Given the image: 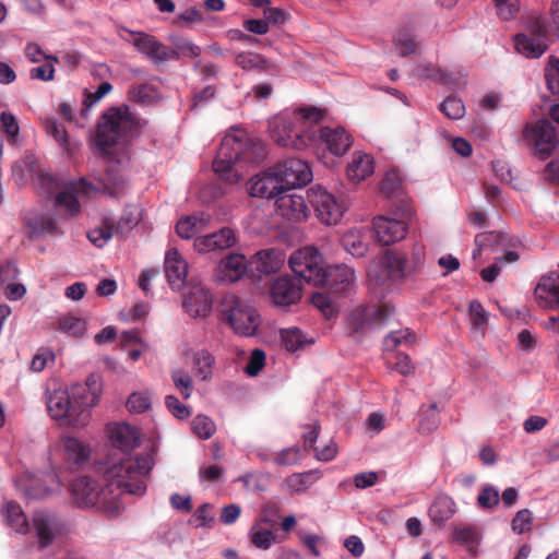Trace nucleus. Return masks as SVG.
Wrapping results in <instances>:
<instances>
[{
  "mask_svg": "<svg viewBox=\"0 0 559 559\" xmlns=\"http://www.w3.org/2000/svg\"><path fill=\"white\" fill-rule=\"evenodd\" d=\"M236 242L235 231L229 227H223L218 231L195 238L193 246L198 252L206 253L231 248Z\"/></svg>",
  "mask_w": 559,
  "mask_h": 559,
  "instance_id": "obj_18",
  "label": "nucleus"
},
{
  "mask_svg": "<svg viewBox=\"0 0 559 559\" xmlns=\"http://www.w3.org/2000/svg\"><path fill=\"white\" fill-rule=\"evenodd\" d=\"M2 515L8 526L16 533L25 534L28 532V522L20 504L14 501H8L2 508Z\"/></svg>",
  "mask_w": 559,
  "mask_h": 559,
  "instance_id": "obj_31",
  "label": "nucleus"
},
{
  "mask_svg": "<svg viewBox=\"0 0 559 559\" xmlns=\"http://www.w3.org/2000/svg\"><path fill=\"white\" fill-rule=\"evenodd\" d=\"M272 169L284 190L304 187L312 180L310 166L300 158H287Z\"/></svg>",
  "mask_w": 559,
  "mask_h": 559,
  "instance_id": "obj_9",
  "label": "nucleus"
},
{
  "mask_svg": "<svg viewBox=\"0 0 559 559\" xmlns=\"http://www.w3.org/2000/svg\"><path fill=\"white\" fill-rule=\"evenodd\" d=\"M109 437L112 445L124 453L122 459L130 457L127 453L135 449L140 443L139 430L128 424H116L110 429ZM119 460H121V457ZM119 462L120 461L117 463Z\"/></svg>",
  "mask_w": 559,
  "mask_h": 559,
  "instance_id": "obj_23",
  "label": "nucleus"
},
{
  "mask_svg": "<svg viewBox=\"0 0 559 559\" xmlns=\"http://www.w3.org/2000/svg\"><path fill=\"white\" fill-rule=\"evenodd\" d=\"M114 227L115 222L110 218H105L102 226L93 228L87 233V238L97 248H103L116 235Z\"/></svg>",
  "mask_w": 559,
  "mask_h": 559,
  "instance_id": "obj_41",
  "label": "nucleus"
},
{
  "mask_svg": "<svg viewBox=\"0 0 559 559\" xmlns=\"http://www.w3.org/2000/svg\"><path fill=\"white\" fill-rule=\"evenodd\" d=\"M32 236L60 234L57 221L49 215H36L26 219Z\"/></svg>",
  "mask_w": 559,
  "mask_h": 559,
  "instance_id": "obj_36",
  "label": "nucleus"
},
{
  "mask_svg": "<svg viewBox=\"0 0 559 559\" xmlns=\"http://www.w3.org/2000/svg\"><path fill=\"white\" fill-rule=\"evenodd\" d=\"M355 272L347 265H334L326 267V281L329 290L334 294L346 293L354 284Z\"/></svg>",
  "mask_w": 559,
  "mask_h": 559,
  "instance_id": "obj_25",
  "label": "nucleus"
},
{
  "mask_svg": "<svg viewBox=\"0 0 559 559\" xmlns=\"http://www.w3.org/2000/svg\"><path fill=\"white\" fill-rule=\"evenodd\" d=\"M210 222V216L200 213L180 218L176 225V231L179 237L190 239L197 234L203 231Z\"/></svg>",
  "mask_w": 559,
  "mask_h": 559,
  "instance_id": "obj_29",
  "label": "nucleus"
},
{
  "mask_svg": "<svg viewBox=\"0 0 559 559\" xmlns=\"http://www.w3.org/2000/svg\"><path fill=\"white\" fill-rule=\"evenodd\" d=\"M440 110L450 119H461L465 114V106L457 97L449 96L440 104Z\"/></svg>",
  "mask_w": 559,
  "mask_h": 559,
  "instance_id": "obj_63",
  "label": "nucleus"
},
{
  "mask_svg": "<svg viewBox=\"0 0 559 559\" xmlns=\"http://www.w3.org/2000/svg\"><path fill=\"white\" fill-rule=\"evenodd\" d=\"M246 138L245 131H237V133H228L222 140L218 147L216 157L213 162V169L229 182L238 181L237 175L231 180L233 166L241 162L243 139Z\"/></svg>",
  "mask_w": 559,
  "mask_h": 559,
  "instance_id": "obj_7",
  "label": "nucleus"
},
{
  "mask_svg": "<svg viewBox=\"0 0 559 559\" xmlns=\"http://www.w3.org/2000/svg\"><path fill=\"white\" fill-rule=\"evenodd\" d=\"M152 405V399L148 392H134L127 401V408L131 413H143L150 409Z\"/></svg>",
  "mask_w": 559,
  "mask_h": 559,
  "instance_id": "obj_64",
  "label": "nucleus"
},
{
  "mask_svg": "<svg viewBox=\"0 0 559 559\" xmlns=\"http://www.w3.org/2000/svg\"><path fill=\"white\" fill-rule=\"evenodd\" d=\"M535 298L545 309L559 308V273L543 276L535 287Z\"/></svg>",
  "mask_w": 559,
  "mask_h": 559,
  "instance_id": "obj_19",
  "label": "nucleus"
},
{
  "mask_svg": "<svg viewBox=\"0 0 559 559\" xmlns=\"http://www.w3.org/2000/svg\"><path fill=\"white\" fill-rule=\"evenodd\" d=\"M98 181L103 192L110 197L120 195L126 188L122 175L115 167H108Z\"/></svg>",
  "mask_w": 559,
  "mask_h": 559,
  "instance_id": "obj_34",
  "label": "nucleus"
},
{
  "mask_svg": "<svg viewBox=\"0 0 559 559\" xmlns=\"http://www.w3.org/2000/svg\"><path fill=\"white\" fill-rule=\"evenodd\" d=\"M135 121L127 105L109 107L98 118L93 145L102 155H111L116 147L127 142Z\"/></svg>",
  "mask_w": 559,
  "mask_h": 559,
  "instance_id": "obj_4",
  "label": "nucleus"
},
{
  "mask_svg": "<svg viewBox=\"0 0 559 559\" xmlns=\"http://www.w3.org/2000/svg\"><path fill=\"white\" fill-rule=\"evenodd\" d=\"M169 60H178L180 57L197 58L201 55V48L188 39H179L173 49L167 47Z\"/></svg>",
  "mask_w": 559,
  "mask_h": 559,
  "instance_id": "obj_48",
  "label": "nucleus"
},
{
  "mask_svg": "<svg viewBox=\"0 0 559 559\" xmlns=\"http://www.w3.org/2000/svg\"><path fill=\"white\" fill-rule=\"evenodd\" d=\"M235 62L243 70L266 68V60L262 57V55L251 51L237 53Z\"/></svg>",
  "mask_w": 559,
  "mask_h": 559,
  "instance_id": "obj_57",
  "label": "nucleus"
},
{
  "mask_svg": "<svg viewBox=\"0 0 559 559\" xmlns=\"http://www.w3.org/2000/svg\"><path fill=\"white\" fill-rule=\"evenodd\" d=\"M55 202L57 206L64 207L70 216L76 215L81 210L76 192L71 186L63 191H59L55 197Z\"/></svg>",
  "mask_w": 559,
  "mask_h": 559,
  "instance_id": "obj_49",
  "label": "nucleus"
},
{
  "mask_svg": "<svg viewBox=\"0 0 559 559\" xmlns=\"http://www.w3.org/2000/svg\"><path fill=\"white\" fill-rule=\"evenodd\" d=\"M308 198L318 218L326 225L337 224L346 210L342 202L322 187L311 188Z\"/></svg>",
  "mask_w": 559,
  "mask_h": 559,
  "instance_id": "obj_12",
  "label": "nucleus"
},
{
  "mask_svg": "<svg viewBox=\"0 0 559 559\" xmlns=\"http://www.w3.org/2000/svg\"><path fill=\"white\" fill-rule=\"evenodd\" d=\"M33 522L40 547H48L55 538V531L57 528L56 518L46 512L38 511L34 513Z\"/></svg>",
  "mask_w": 559,
  "mask_h": 559,
  "instance_id": "obj_27",
  "label": "nucleus"
},
{
  "mask_svg": "<svg viewBox=\"0 0 559 559\" xmlns=\"http://www.w3.org/2000/svg\"><path fill=\"white\" fill-rule=\"evenodd\" d=\"M317 144H324L333 155L341 156L352 146V136L344 128L332 129L312 123L308 134V145Z\"/></svg>",
  "mask_w": 559,
  "mask_h": 559,
  "instance_id": "obj_11",
  "label": "nucleus"
},
{
  "mask_svg": "<svg viewBox=\"0 0 559 559\" xmlns=\"http://www.w3.org/2000/svg\"><path fill=\"white\" fill-rule=\"evenodd\" d=\"M455 512L456 504L448 495L437 496L429 508V516L431 521L439 525L450 520Z\"/></svg>",
  "mask_w": 559,
  "mask_h": 559,
  "instance_id": "obj_30",
  "label": "nucleus"
},
{
  "mask_svg": "<svg viewBox=\"0 0 559 559\" xmlns=\"http://www.w3.org/2000/svg\"><path fill=\"white\" fill-rule=\"evenodd\" d=\"M153 466V456L148 453L107 463L103 468L106 483L99 485L91 477H80L71 485L72 498L80 508H96L109 518L118 516L124 510V493H145V477Z\"/></svg>",
  "mask_w": 559,
  "mask_h": 559,
  "instance_id": "obj_1",
  "label": "nucleus"
},
{
  "mask_svg": "<svg viewBox=\"0 0 559 559\" xmlns=\"http://www.w3.org/2000/svg\"><path fill=\"white\" fill-rule=\"evenodd\" d=\"M502 241V235L497 231H486L477 234L475 237L476 249L473 251V258L477 259L480 255L483 249L492 247Z\"/></svg>",
  "mask_w": 559,
  "mask_h": 559,
  "instance_id": "obj_62",
  "label": "nucleus"
},
{
  "mask_svg": "<svg viewBox=\"0 0 559 559\" xmlns=\"http://www.w3.org/2000/svg\"><path fill=\"white\" fill-rule=\"evenodd\" d=\"M284 263V257L276 249H265L257 252L250 260L251 271L269 275L277 272Z\"/></svg>",
  "mask_w": 559,
  "mask_h": 559,
  "instance_id": "obj_26",
  "label": "nucleus"
},
{
  "mask_svg": "<svg viewBox=\"0 0 559 559\" xmlns=\"http://www.w3.org/2000/svg\"><path fill=\"white\" fill-rule=\"evenodd\" d=\"M193 371L197 378L202 381L210 380L215 364L214 356L207 349H200L192 356Z\"/></svg>",
  "mask_w": 559,
  "mask_h": 559,
  "instance_id": "obj_35",
  "label": "nucleus"
},
{
  "mask_svg": "<svg viewBox=\"0 0 559 559\" xmlns=\"http://www.w3.org/2000/svg\"><path fill=\"white\" fill-rule=\"evenodd\" d=\"M331 294V292L328 294L314 293L311 297L312 305L320 310L325 319H332L337 313V306Z\"/></svg>",
  "mask_w": 559,
  "mask_h": 559,
  "instance_id": "obj_47",
  "label": "nucleus"
},
{
  "mask_svg": "<svg viewBox=\"0 0 559 559\" xmlns=\"http://www.w3.org/2000/svg\"><path fill=\"white\" fill-rule=\"evenodd\" d=\"M284 347L288 352H296L304 346L306 337L298 328H289L281 331Z\"/></svg>",
  "mask_w": 559,
  "mask_h": 559,
  "instance_id": "obj_55",
  "label": "nucleus"
},
{
  "mask_svg": "<svg viewBox=\"0 0 559 559\" xmlns=\"http://www.w3.org/2000/svg\"><path fill=\"white\" fill-rule=\"evenodd\" d=\"M417 71L425 75L426 78L432 79L436 82L451 85V86H459L461 84H465V81L461 80L460 78L455 76L453 73L445 72L441 69H436L432 66H428L425 68L419 67Z\"/></svg>",
  "mask_w": 559,
  "mask_h": 559,
  "instance_id": "obj_45",
  "label": "nucleus"
},
{
  "mask_svg": "<svg viewBox=\"0 0 559 559\" xmlns=\"http://www.w3.org/2000/svg\"><path fill=\"white\" fill-rule=\"evenodd\" d=\"M283 190L275 200V207L278 215L292 222H301L308 217V206L305 199L296 193H288Z\"/></svg>",
  "mask_w": 559,
  "mask_h": 559,
  "instance_id": "obj_17",
  "label": "nucleus"
},
{
  "mask_svg": "<svg viewBox=\"0 0 559 559\" xmlns=\"http://www.w3.org/2000/svg\"><path fill=\"white\" fill-rule=\"evenodd\" d=\"M415 341V334L409 329H403L389 333L383 341V347L386 352L394 353L397 346L413 345Z\"/></svg>",
  "mask_w": 559,
  "mask_h": 559,
  "instance_id": "obj_43",
  "label": "nucleus"
},
{
  "mask_svg": "<svg viewBox=\"0 0 559 559\" xmlns=\"http://www.w3.org/2000/svg\"><path fill=\"white\" fill-rule=\"evenodd\" d=\"M321 477L322 474L317 469L294 473L285 479V485L290 495L300 493L306 491Z\"/></svg>",
  "mask_w": 559,
  "mask_h": 559,
  "instance_id": "obj_32",
  "label": "nucleus"
},
{
  "mask_svg": "<svg viewBox=\"0 0 559 559\" xmlns=\"http://www.w3.org/2000/svg\"><path fill=\"white\" fill-rule=\"evenodd\" d=\"M102 377L91 373L84 383H76L70 390L59 388L47 395V408L52 419L70 427H84L91 417V409L100 397Z\"/></svg>",
  "mask_w": 559,
  "mask_h": 559,
  "instance_id": "obj_2",
  "label": "nucleus"
},
{
  "mask_svg": "<svg viewBox=\"0 0 559 559\" xmlns=\"http://www.w3.org/2000/svg\"><path fill=\"white\" fill-rule=\"evenodd\" d=\"M251 543L260 549H269L275 543V535L267 528H262L260 524L252 525L250 533Z\"/></svg>",
  "mask_w": 559,
  "mask_h": 559,
  "instance_id": "obj_51",
  "label": "nucleus"
},
{
  "mask_svg": "<svg viewBox=\"0 0 559 559\" xmlns=\"http://www.w3.org/2000/svg\"><path fill=\"white\" fill-rule=\"evenodd\" d=\"M425 263V249L417 246L413 249L412 257L406 258L401 253H388L384 258V265L394 280H400L420 270Z\"/></svg>",
  "mask_w": 559,
  "mask_h": 559,
  "instance_id": "obj_13",
  "label": "nucleus"
},
{
  "mask_svg": "<svg viewBox=\"0 0 559 559\" xmlns=\"http://www.w3.org/2000/svg\"><path fill=\"white\" fill-rule=\"evenodd\" d=\"M373 173V160L367 154L355 153L347 166V177L359 182Z\"/></svg>",
  "mask_w": 559,
  "mask_h": 559,
  "instance_id": "obj_33",
  "label": "nucleus"
},
{
  "mask_svg": "<svg viewBox=\"0 0 559 559\" xmlns=\"http://www.w3.org/2000/svg\"><path fill=\"white\" fill-rule=\"evenodd\" d=\"M165 274L174 289H180L183 286L188 275V263L175 248L169 249L166 253Z\"/></svg>",
  "mask_w": 559,
  "mask_h": 559,
  "instance_id": "obj_22",
  "label": "nucleus"
},
{
  "mask_svg": "<svg viewBox=\"0 0 559 559\" xmlns=\"http://www.w3.org/2000/svg\"><path fill=\"white\" fill-rule=\"evenodd\" d=\"M514 46L519 53L526 58H539L548 49L546 39H538L534 36L518 34L514 37Z\"/></svg>",
  "mask_w": 559,
  "mask_h": 559,
  "instance_id": "obj_28",
  "label": "nucleus"
},
{
  "mask_svg": "<svg viewBox=\"0 0 559 559\" xmlns=\"http://www.w3.org/2000/svg\"><path fill=\"white\" fill-rule=\"evenodd\" d=\"M171 379L175 388L180 392L183 399H189L193 391L192 378L183 369H175L171 372Z\"/></svg>",
  "mask_w": 559,
  "mask_h": 559,
  "instance_id": "obj_54",
  "label": "nucleus"
},
{
  "mask_svg": "<svg viewBox=\"0 0 559 559\" xmlns=\"http://www.w3.org/2000/svg\"><path fill=\"white\" fill-rule=\"evenodd\" d=\"M294 274L308 284L324 285L326 266L321 253L314 247H305L292 253L288 260Z\"/></svg>",
  "mask_w": 559,
  "mask_h": 559,
  "instance_id": "obj_5",
  "label": "nucleus"
},
{
  "mask_svg": "<svg viewBox=\"0 0 559 559\" xmlns=\"http://www.w3.org/2000/svg\"><path fill=\"white\" fill-rule=\"evenodd\" d=\"M283 190L272 168L267 173L252 177L248 182V191L251 197L276 199Z\"/></svg>",
  "mask_w": 559,
  "mask_h": 559,
  "instance_id": "obj_20",
  "label": "nucleus"
},
{
  "mask_svg": "<svg viewBox=\"0 0 559 559\" xmlns=\"http://www.w3.org/2000/svg\"><path fill=\"white\" fill-rule=\"evenodd\" d=\"M386 364L389 368L396 370L403 376L411 374L414 371L409 356L401 352H394L392 357H388Z\"/></svg>",
  "mask_w": 559,
  "mask_h": 559,
  "instance_id": "obj_61",
  "label": "nucleus"
},
{
  "mask_svg": "<svg viewBox=\"0 0 559 559\" xmlns=\"http://www.w3.org/2000/svg\"><path fill=\"white\" fill-rule=\"evenodd\" d=\"M213 506L210 503L201 504L194 512L193 516L190 519V524L195 527H212L215 518L212 513Z\"/></svg>",
  "mask_w": 559,
  "mask_h": 559,
  "instance_id": "obj_59",
  "label": "nucleus"
},
{
  "mask_svg": "<svg viewBox=\"0 0 559 559\" xmlns=\"http://www.w3.org/2000/svg\"><path fill=\"white\" fill-rule=\"evenodd\" d=\"M323 116V110L313 106L298 108L292 115L277 116L270 122L271 138L283 147L301 150L308 146L312 123H319Z\"/></svg>",
  "mask_w": 559,
  "mask_h": 559,
  "instance_id": "obj_3",
  "label": "nucleus"
},
{
  "mask_svg": "<svg viewBox=\"0 0 559 559\" xmlns=\"http://www.w3.org/2000/svg\"><path fill=\"white\" fill-rule=\"evenodd\" d=\"M376 240L382 246H391L405 238L407 225L403 219L379 216L373 219Z\"/></svg>",
  "mask_w": 559,
  "mask_h": 559,
  "instance_id": "obj_14",
  "label": "nucleus"
},
{
  "mask_svg": "<svg viewBox=\"0 0 559 559\" xmlns=\"http://www.w3.org/2000/svg\"><path fill=\"white\" fill-rule=\"evenodd\" d=\"M59 329L74 337L82 336L86 331V321L73 316H64L59 320Z\"/></svg>",
  "mask_w": 559,
  "mask_h": 559,
  "instance_id": "obj_52",
  "label": "nucleus"
},
{
  "mask_svg": "<svg viewBox=\"0 0 559 559\" xmlns=\"http://www.w3.org/2000/svg\"><path fill=\"white\" fill-rule=\"evenodd\" d=\"M32 173L35 176L34 179H35L36 186L40 190V193H43L49 198L59 192L61 183L50 173H47L41 168H36V169L33 168Z\"/></svg>",
  "mask_w": 559,
  "mask_h": 559,
  "instance_id": "obj_37",
  "label": "nucleus"
},
{
  "mask_svg": "<svg viewBox=\"0 0 559 559\" xmlns=\"http://www.w3.org/2000/svg\"><path fill=\"white\" fill-rule=\"evenodd\" d=\"M523 136L533 146V153L539 159H547L554 152L558 141L550 121L539 120L535 124H526Z\"/></svg>",
  "mask_w": 559,
  "mask_h": 559,
  "instance_id": "obj_8",
  "label": "nucleus"
},
{
  "mask_svg": "<svg viewBox=\"0 0 559 559\" xmlns=\"http://www.w3.org/2000/svg\"><path fill=\"white\" fill-rule=\"evenodd\" d=\"M440 423L438 415L437 404H430L429 408L421 415V419L418 425V431L424 435H429L435 431Z\"/></svg>",
  "mask_w": 559,
  "mask_h": 559,
  "instance_id": "obj_56",
  "label": "nucleus"
},
{
  "mask_svg": "<svg viewBox=\"0 0 559 559\" xmlns=\"http://www.w3.org/2000/svg\"><path fill=\"white\" fill-rule=\"evenodd\" d=\"M212 295L201 286H194L183 299V307L192 318H206L212 309Z\"/></svg>",
  "mask_w": 559,
  "mask_h": 559,
  "instance_id": "obj_21",
  "label": "nucleus"
},
{
  "mask_svg": "<svg viewBox=\"0 0 559 559\" xmlns=\"http://www.w3.org/2000/svg\"><path fill=\"white\" fill-rule=\"evenodd\" d=\"M249 263L241 253H229L223 258L214 272V281L217 284L235 283L242 277Z\"/></svg>",
  "mask_w": 559,
  "mask_h": 559,
  "instance_id": "obj_15",
  "label": "nucleus"
},
{
  "mask_svg": "<svg viewBox=\"0 0 559 559\" xmlns=\"http://www.w3.org/2000/svg\"><path fill=\"white\" fill-rule=\"evenodd\" d=\"M62 445L70 461L79 464L88 459V448L76 438L66 437L62 441Z\"/></svg>",
  "mask_w": 559,
  "mask_h": 559,
  "instance_id": "obj_42",
  "label": "nucleus"
},
{
  "mask_svg": "<svg viewBox=\"0 0 559 559\" xmlns=\"http://www.w3.org/2000/svg\"><path fill=\"white\" fill-rule=\"evenodd\" d=\"M141 221V211L138 206L131 205L126 207L121 217L115 224L116 235L126 236Z\"/></svg>",
  "mask_w": 559,
  "mask_h": 559,
  "instance_id": "obj_40",
  "label": "nucleus"
},
{
  "mask_svg": "<svg viewBox=\"0 0 559 559\" xmlns=\"http://www.w3.org/2000/svg\"><path fill=\"white\" fill-rule=\"evenodd\" d=\"M545 81L552 94H559V58L550 56L545 68Z\"/></svg>",
  "mask_w": 559,
  "mask_h": 559,
  "instance_id": "obj_58",
  "label": "nucleus"
},
{
  "mask_svg": "<svg viewBox=\"0 0 559 559\" xmlns=\"http://www.w3.org/2000/svg\"><path fill=\"white\" fill-rule=\"evenodd\" d=\"M223 314L235 333L242 336L253 335L260 325L258 311L235 295L224 298Z\"/></svg>",
  "mask_w": 559,
  "mask_h": 559,
  "instance_id": "obj_6",
  "label": "nucleus"
},
{
  "mask_svg": "<svg viewBox=\"0 0 559 559\" xmlns=\"http://www.w3.org/2000/svg\"><path fill=\"white\" fill-rule=\"evenodd\" d=\"M394 45L401 57H406L416 51L417 41L408 28H401L394 38Z\"/></svg>",
  "mask_w": 559,
  "mask_h": 559,
  "instance_id": "obj_50",
  "label": "nucleus"
},
{
  "mask_svg": "<svg viewBox=\"0 0 559 559\" xmlns=\"http://www.w3.org/2000/svg\"><path fill=\"white\" fill-rule=\"evenodd\" d=\"M133 45L143 55L151 58L154 62H166L169 60L167 46L157 40L154 36L145 33H132Z\"/></svg>",
  "mask_w": 559,
  "mask_h": 559,
  "instance_id": "obj_24",
  "label": "nucleus"
},
{
  "mask_svg": "<svg viewBox=\"0 0 559 559\" xmlns=\"http://www.w3.org/2000/svg\"><path fill=\"white\" fill-rule=\"evenodd\" d=\"M380 191L388 199H394L402 194V178L397 170L391 169L386 171L381 181Z\"/></svg>",
  "mask_w": 559,
  "mask_h": 559,
  "instance_id": "obj_44",
  "label": "nucleus"
},
{
  "mask_svg": "<svg viewBox=\"0 0 559 559\" xmlns=\"http://www.w3.org/2000/svg\"><path fill=\"white\" fill-rule=\"evenodd\" d=\"M191 429L200 439L206 440L214 435L216 426L210 417L197 415L191 421Z\"/></svg>",
  "mask_w": 559,
  "mask_h": 559,
  "instance_id": "obj_53",
  "label": "nucleus"
},
{
  "mask_svg": "<svg viewBox=\"0 0 559 559\" xmlns=\"http://www.w3.org/2000/svg\"><path fill=\"white\" fill-rule=\"evenodd\" d=\"M394 313V307L388 302L356 307L349 314V324L354 332L380 328Z\"/></svg>",
  "mask_w": 559,
  "mask_h": 559,
  "instance_id": "obj_10",
  "label": "nucleus"
},
{
  "mask_svg": "<svg viewBox=\"0 0 559 559\" xmlns=\"http://www.w3.org/2000/svg\"><path fill=\"white\" fill-rule=\"evenodd\" d=\"M523 35L534 36L536 38L546 39L548 41V27L545 20L539 15H531L526 21V28Z\"/></svg>",
  "mask_w": 559,
  "mask_h": 559,
  "instance_id": "obj_60",
  "label": "nucleus"
},
{
  "mask_svg": "<svg viewBox=\"0 0 559 559\" xmlns=\"http://www.w3.org/2000/svg\"><path fill=\"white\" fill-rule=\"evenodd\" d=\"M44 126L47 134L52 136L66 152L71 154L74 151L75 145L71 143L67 130L56 119H46Z\"/></svg>",
  "mask_w": 559,
  "mask_h": 559,
  "instance_id": "obj_39",
  "label": "nucleus"
},
{
  "mask_svg": "<svg viewBox=\"0 0 559 559\" xmlns=\"http://www.w3.org/2000/svg\"><path fill=\"white\" fill-rule=\"evenodd\" d=\"M342 246L354 257H364L368 251V245L357 230L346 233L342 238Z\"/></svg>",
  "mask_w": 559,
  "mask_h": 559,
  "instance_id": "obj_46",
  "label": "nucleus"
},
{
  "mask_svg": "<svg viewBox=\"0 0 559 559\" xmlns=\"http://www.w3.org/2000/svg\"><path fill=\"white\" fill-rule=\"evenodd\" d=\"M266 156V148L264 143L259 140H251L246 134L243 139V150L241 162L248 164H257L262 162Z\"/></svg>",
  "mask_w": 559,
  "mask_h": 559,
  "instance_id": "obj_38",
  "label": "nucleus"
},
{
  "mask_svg": "<svg viewBox=\"0 0 559 559\" xmlns=\"http://www.w3.org/2000/svg\"><path fill=\"white\" fill-rule=\"evenodd\" d=\"M270 294L275 306L288 307L301 298L300 282L289 276H280L271 285Z\"/></svg>",
  "mask_w": 559,
  "mask_h": 559,
  "instance_id": "obj_16",
  "label": "nucleus"
}]
</instances>
